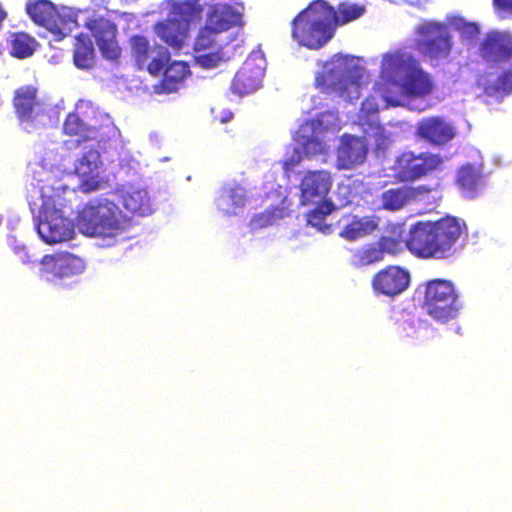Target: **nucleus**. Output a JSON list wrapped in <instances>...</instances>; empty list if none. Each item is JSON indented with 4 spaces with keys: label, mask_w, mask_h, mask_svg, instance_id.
Returning <instances> with one entry per match:
<instances>
[{
    "label": "nucleus",
    "mask_w": 512,
    "mask_h": 512,
    "mask_svg": "<svg viewBox=\"0 0 512 512\" xmlns=\"http://www.w3.org/2000/svg\"><path fill=\"white\" fill-rule=\"evenodd\" d=\"M75 191L60 184L57 187L34 180L26 186V200L32 214L35 230L40 239L46 244L53 245L71 240L75 236V223L72 208H67L59 194Z\"/></svg>",
    "instance_id": "f257e3e1"
},
{
    "label": "nucleus",
    "mask_w": 512,
    "mask_h": 512,
    "mask_svg": "<svg viewBox=\"0 0 512 512\" xmlns=\"http://www.w3.org/2000/svg\"><path fill=\"white\" fill-rule=\"evenodd\" d=\"M76 219L79 231L96 237L99 247H112L125 240L124 231L129 218L113 199L98 197L90 200L78 210Z\"/></svg>",
    "instance_id": "f03ea898"
},
{
    "label": "nucleus",
    "mask_w": 512,
    "mask_h": 512,
    "mask_svg": "<svg viewBox=\"0 0 512 512\" xmlns=\"http://www.w3.org/2000/svg\"><path fill=\"white\" fill-rule=\"evenodd\" d=\"M381 79L383 85H394L412 97H425L433 90L430 75L413 57L401 52L387 53L382 58Z\"/></svg>",
    "instance_id": "7ed1b4c3"
},
{
    "label": "nucleus",
    "mask_w": 512,
    "mask_h": 512,
    "mask_svg": "<svg viewBox=\"0 0 512 512\" xmlns=\"http://www.w3.org/2000/svg\"><path fill=\"white\" fill-rule=\"evenodd\" d=\"M364 71L356 57L335 55L332 67L317 74L315 86L322 93H336L347 101L358 100Z\"/></svg>",
    "instance_id": "20e7f679"
},
{
    "label": "nucleus",
    "mask_w": 512,
    "mask_h": 512,
    "mask_svg": "<svg viewBox=\"0 0 512 512\" xmlns=\"http://www.w3.org/2000/svg\"><path fill=\"white\" fill-rule=\"evenodd\" d=\"M122 147L121 130H108V133L101 135L100 139L94 144L89 145L87 152L75 161L74 171L80 179L79 187L89 193L100 187L101 166L108 162L114 163V154L110 149Z\"/></svg>",
    "instance_id": "39448f33"
},
{
    "label": "nucleus",
    "mask_w": 512,
    "mask_h": 512,
    "mask_svg": "<svg viewBox=\"0 0 512 512\" xmlns=\"http://www.w3.org/2000/svg\"><path fill=\"white\" fill-rule=\"evenodd\" d=\"M319 2L320 0L311 2L291 23L293 39L309 49L323 47L334 34V29Z\"/></svg>",
    "instance_id": "423d86ee"
},
{
    "label": "nucleus",
    "mask_w": 512,
    "mask_h": 512,
    "mask_svg": "<svg viewBox=\"0 0 512 512\" xmlns=\"http://www.w3.org/2000/svg\"><path fill=\"white\" fill-rule=\"evenodd\" d=\"M423 308L434 320L446 323L457 318L463 303L453 282L438 278L425 283Z\"/></svg>",
    "instance_id": "0eeeda50"
},
{
    "label": "nucleus",
    "mask_w": 512,
    "mask_h": 512,
    "mask_svg": "<svg viewBox=\"0 0 512 512\" xmlns=\"http://www.w3.org/2000/svg\"><path fill=\"white\" fill-rule=\"evenodd\" d=\"M25 11L34 24L45 28L60 41L77 26L76 15L65 7L58 9L50 0H28Z\"/></svg>",
    "instance_id": "6e6552de"
},
{
    "label": "nucleus",
    "mask_w": 512,
    "mask_h": 512,
    "mask_svg": "<svg viewBox=\"0 0 512 512\" xmlns=\"http://www.w3.org/2000/svg\"><path fill=\"white\" fill-rule=\"evenodd\" d=\"M415 49L428 61H440L450 57L454 41L448 24L436 20H423L415 28Z\"/></svg>",
    "instance_id": "1a4fd4ad"
},
{
    "label": "nucleus",
    "mask_w": 512,
    "mask_h": 512,
    "mask_svg": "<svg viewBox=\"0 0 512 512\" xmlns=\"http://www.w3.org/2000/svg\"><path fill=\"white\" fill-rule=\"evenodd\" d=\"M86 269L84 260L70 252L44 255L38 263L39 277L56 286L72 288Z\"/></svg>",
    "instance_id": "9d476101"
},
{
    "label": "nucleus",
    "mask_w": 512,
    "mask_h": 512,
    "mask_svg": "<svg viewBox=\"0 0 512 512\" xmlns=\"http://www.w3.org/2000/svg\"><path fill=\"white\" fill-rule=\"evenodd\" d=\"M329 130H296L293 134L294 145L292 151L287 150L283 169L292 171L303 158H316L326 156L330 149V139L327 138Z\"/></svg>",
    "instance_id": "9b49d317"
},
{
    "label": "nucleus",
    "mask_w": 512,
    "mask_h": 512,
    "mask_svg": "<svg viewBox=\"0 0 512 512\" xmlns=\"http://www.w3.org/2000/svg\"><path fill=\"white\" fill-rule=\"evenodd\" d=\"M131 58L138 70H144L151 76H159L171 59L169 50L163 45L152 42L140 34L129 38Z\"/></svg>",
    "instance_id": "f8f14e48"
},
{
    "label": "nucleus",
    "mask_w": 512,
    "mask_h": 512,
    "mask_svg": "<svg viewBox=\"0 0 512 512\" xmlns=\"http://www.w3.org/2000/svg\"><path fill=\"white\" fill-rule=\"evenodd\" d=\"M14 115L20 125H35L48 113L49 106L37 84L20 85L11 99Z\"/></svg>",
    "instance_id": "ddd939ff"
},
{
    "label": "nucleus",
    "mask_w": 512,
    "mask_h": 512,
    "mask_svg": "<svg viewBox=\"0 0 512 512\" xmlns=\"http://www.w3.org/2000/svg\"><path fill=\"white\" fill-rule=\"evenodd\" d=\"M444 160L430 152H403L395 161L396 177L403 182H413L436 171Z\"/></svg>",
    "instance_id": "4468645a"
},
{
    "label": "nucleus",
    "mask_w": 512,
    "mask_h": 512,
    "mask_svg": "<svg viewBox=\"0 0 512 512\" xmlns=\"http://www.w3.org/2000/svg\"><path fill=\"white\" fill-rule=\"evenodd\" d=\"M84 26L95 38L105 59L116 61L121 57L122 49L116 39L117 26L115 23L104 17L93 16L86 20Z\"/></svg>",
    "instance_id": "2eb2a0df"
},
{
    "label": "nucleus",
    "mask_w": 512,
    "mask_h": 512,
    "mask_svg": "<svg viewBox=\"0 0 512 512\" xmlns=\"http://www.w3.org/2000/svg\"><path fill=\"white\" fill-rule=\"evenodd\" d=\"M435 233L441 259L453 255L456 251V243L467 231L466 222L452 215H446L437 221L431 222Z\"/></svg>",
    "instance_id": "dca6fc26"
},
{
    "label": "nucleus",
    "mask_w": 512,
    "mask_h": 512,
    "mask_svg": "<svg viewBox=\"0 0 512 512\" xmlns=\"http://www.w3.org/2000/svg\"><path fill=\"white\" fill-rule=\"evenodd\" d=\"M405 245L409 251L417 256L441 259L440 254L437 253L439 247L431 221H417L411 225L405 237Z\"/></svg>",
    "instance_id": "f3484780"
},
{
    "label": "nucleus",
    "mask_w": 512,
    "mask_h": 512,
    "mask_svg": "<svg viewBox=\"0 0 512 512\" xmlns=\"http://www.w3.org/2000/svg\"><path fill=\"white\" fill-rule=\"evenodd\" d=\"M368 144L365 138L349 133L339 139L336 151V167L338 170H351L366 161Z\"/></svg>",
    "instance_id": "a211bd4d"
},
{
    "label": "nucleus",
    "mask_w": 512,
    "mask_h": 512,
    "mask_svg": "<svg viewBox=\"0 0 512 512\" xmlns=\"http://www.w3.org/2000/svg\"><path fill=\"white\" fill-rule=\"evenodd\" d=\"M214 202L222 217H240L246 208L247 191L236 181H229L220 187Z\"/></svg>",
    "instance_id": "6ab92c4d"
},
{
    "label": "nucleus",
    "mask_w": 512,
    "mask_h": 512,
    "mask_svg": "<svg viewBox=\"0 0 512 512\" xmlns=\"http://www.w3.org/2000/svg\"><path fill=\"white\" fill-rule=\"evenodd\" d=\"M122 206L131 214L146 217L154 211L148 190L132 183L121 184L114 194Z\"/></svg>",
    "instance_id": "aec40b11"
},
{
    "label": "nucleus",
    "mask_w": 512,
    "mask_h": 512,
    "mask_svg": "<svg viewBox=\"0 0 512 512\" xmlns=\"http://www.w3.org/2000/svg\"><path fill=\"white\" fill-rule=\"evenodd\" d=\"M410 280V273L405 268L388 266L374 276L372 284L376 292L394 297L409 287Z\"/></svg>",
    "instance_id": "412c9836"
},
{
    "label": "nucleus",
    "mask_w": 512,
    "mask_h": 512,
    "mask_svg": "<svg viewBox=\"0 0 512 512\" xmlns=\"http://www.w3.org/2000/svg\"><path fill=\"white\" fill-rule=\"evenodd\" d=\"M331 186L332 178L328 171H308L300 183L301 203L308 204L327 199Z\"/></svg>",
    "instance_id": "4be33fe9"
},
{
    "label": "nucleus",
    "mask_w": 512,
    "mask_h": 512,
    "mask_svg": "<svg viewBox=\"0 0 512 512\" xmlns=\"http://www.w3.org/2000/svg\"><path fill=\"white\" fill-rule=\"evenodd\" d=\"M480 56L488 62H504L512 57V36L498 31L488 32L479 45Z\"/></svg>",
    "instance_id": "5701e85b"
},
{
    "label": "nucleus",
    "mask_w": 512,
    "mask_h": 512,
    "mask_svg": "<svg viewBox=\"0 0 512 512\" xmlns=\"http://www.w3.org/2000/svg\"><path fill=\"white\" fill-rule=\"evenodd\" d=\"M111 125L108 114L92 106H78L67 115L63 128H109Z\"/></svg>",
    "instance_id": "b1692460"
},
{
    "label": "nucleus",
    "mask_w": 512,
    "mask_h": 512,
    "mask_svg": "<svg viewBox=\"0 0 512 512\" xmlns=\"http://www.w3.org/2000/svg\"><path fill=\"white\" fill-rule=\"evenodd\" d=\"M206 24L219 34L242 24V15L231 5L215 3L209 6Z\"/></svg>",
    "instance_id": "393cba45"
},
{
    "label": "nucleus",
    "mask_w": 512,
    "mask_h": 512,
    "mask_svg": "<svg viewBox=\"0 0 512 512\" xmlns=\"http://www.w3.org/2000/svg\"><path fill=\"white\" fill-rule=\"evenodd\" d=\"M483 182V162L462 165L456 176V184L466 199H475Z\"/></svg>",
    "instance_id": "a878e982"
},
{
    "label": "nucleus",
    "mask_w": 512,
    "mask_h": 512,
    "mask_svg": "<svg viewBox=\"0 0 512 512\" xmlns=\"http://www.w3.org/2000/svg\"><path fill=\"white\" fill-rule=\"evenodd\" d=\"M110 151L112 153L115 152L112 171L115 173L116 179L126 184L131 183V181L141 175L143 170L142 164L125 149L123 141L122 147H117L115 150L110 149Z\"/></svg>",
    "instance_id": "bb28decb"
},
{
    "label": "nucleus",
    "mask_w": 512,
    "mask_h": 512,
    "mask_svg": "<svg viewBox=\"0 0 512 512\" xmlns=\"http://www.w3.org/2000/svg\"><path fill=\"white\" fill-rule=\"evenodd\" d=\"M263 77L264 69L247 60L235 74L231 89L240 96L250 94L260 87Z\"/></svg>",
    "instance_id": "cd10ccee"
},
{
    "label": "nucleus",
    "mask_w": 512,
    "mask_h": 512,
    "mask_svg": "<svg viewBox=\"0 0 512 512\" xmlns=\"http://www.w3.org/2000/svg\"><path fill=\"white\" fill-rule=\"evenodd\" d=\"M153 32L165 44L175 50H180L184 46L190 30L186 24L178 23L168 16L166 19L158 21L153 25Z\"/></svg>",
    "instance_id": "c85d7f7f"
},
{
    "label": "nucleus",
    "mask_w": 512,
    "mask_h": 512,
    "mask_svg": "<svg viewBox=\"0 0 512 512\" xmlns=\"http://www.w3.org/2000/svg\"><path fill=\"white\" fill-rule=\"evenodd\" d=\"M190 73V66L187 62L169 61L161 73V80L154 86L155 92L166 94L176 92Z\"/></svg>",
    "instance_id": "c756f323"
},
{
    "label": "nucleus",
    "mask_w": 512,
    "mask_h": 512,
    "mask_svg": "<svg viewBox=\"0 0 512 512\" xmlns=\"http://www.w3.org/2000/svg\"><path fill=\"white\" fill-rule=\"evenodd\" d=\"M319 5L322 6L331 26L345 25L354 21L360 18L366 10L364 5L348 2H341L337 10L325 0H320Z\"/></svg>",
    "instance_id": "7c9ffc66"
},
{
    "label": "nucleus",
    "mask_w": 512,
    "mask_h": 512,
    "mask_svg": "<svg viewBox=\"0 0 512 512\" xmlns=\"http://www.w3.org/2000/svg\"><path fill=\"white\" fill-rule=\"evenodd\" d=\"M169 7V16L178 23L186 24L189 30L192 23L202 19L203 6L200 0L171 1Z\"/></svg>",
    "instance_id": "2f4dec72"
},
{
    "label": "nucleus",
    "mask_w": 512,
    "mask_h": 512,
    "mask_svg": "<svg viewBox=\"0 0 512 512\" xmlns=\"http://www.w3.org/2000/svg\"><path fill=\"white\" fill-rule=\"evenodd\" d=\"M378 227V222L375 217L365 216H351L339 235L348 240L355 241L366 235L373 233Z\"/></svg>",
    "instance_id": "473e14b6"
},
{
    "label": "nucleus",
    "mask_w": 512,
    "mask_h": 512,
    "mask_svg": "<svg viewBox=\"0 0 512 512\" xmlns=\"http://www.w3.org/2000/svg\"><path fill=\"white\" fill-rule=\"evenodd\" d=\"M314 203L316 206L307 213V224L323 234L331 233L332 226L326 219L336 210V205L330 199Z\"/></svg>",
    "instance_id": "72a5a7b5"
},
{
    "label": "nucleus",
    "mask_w": 512,
    "mask_h": 512,
    "mask_svg": "<svg viewBox=\"0 0 512 512\" xmlns=\"http://www.w3.org/2000/svg\"><path fill=\"white\" fill-rule=\"evenodd\" d=\"M73 61L77 68L90 70L95 65V52L91 39L84 34L75 38Z\"/></svg>",
    "instance_id": "f704fd0d"
},
{
    "label": "nucleus",
    "mask_w": 512,
    "mask_h": 512,
    "mask_svg": "<svg viewBox=\"0 0 512 512\" xmlns=\"http://www.w3.org/2000/svg\"><path fill=\"white\" fill-rule=\"evenodd\" d=\"M36 45V40L25 32L11 34V55L18 59L30 57L34 53Z\"/></svg>",
    "instance_id": "c9c22d12"
},
{
    "label": "nucleus",
    "mask_w": 512,
    "mask_h": 512,
    "mask_svg": "<svg viewBox=\"0 0 512 512\" xmlns=\"http://www.w3.org/2000/svg\"><path fill=\"white\" fill-rule=\"evenodd\" d=\"M391 236H381L376 244L378 249L382 250V258L384 253L396 254L401 250L402 242L405 243V229L402 224L392 225Z\"/></svg>",
    "instance_id": "e433bc0d"
},
{
    "label": "nucleus",
    "mask_w": 512,
    "mask_h": 512,
    "mask_svg": "<svg viewBox=\"0 0 512 512\" xmlns=\"http://www.w3.org/2000/svg\"><path fill=\"white\" fill-rule=\"evenodd\" d=\"M382 260V250L376 244H370L356 249L350 259V264L356 268L372 265Z\"/></svg>",
    "instance_id": "4c0bfd02"
},
{
    "label": "nucleus",
    "mask_w": 512,
    "mask_h": 512,
    "mask_svg": "<svg viewBox=\"0 0 512 512\" xmlns=\"http://www.w3.org/2000/svg\"><path fill=\"white\" fill-rule=\"evenodd\" d=\"M448 25L459 32L463 40L474 41L480 35V26L476 22L467 21L460 15H451L447 17Z\"/></svg>",
    "instance_id": "58836bf2"
},
{
    "label": "nucleus",
    "mask_w": 512,
    "mask_h": 512,
    "mask_svg": "<svg viewBox=\"0 0 512 512\" xmlns=\"http://www.w3.org/2000/svg\"><path fill=\"white\" fill-rule=\"evenodd\" d=\"M218 32L212 30L210 26L205 24L200 28L193 45L195 53H201L212 50H221L217 40Z\"/></svg>",
    "instance_id": "ea45409f"
},
{
    "label": "nucleus",
    "mask_w": 512,
    "mask_h": 512,
    "mask_svg": "<svg viewBox=\"0 0 512 512\" xmlns=\"http://www.w3.org/2000/svg\"><path fill=\"white\" fill-rule=\"evenodd\" d=\"M410 197V192L404 188L389 189L381 195L382 206L389 211H398L408 203Z\"/></svg>",
    "instance_id": "a19ab883"
},
{
    "label": "nucleus",
    "mask_w": 512,
    "mask_h": 512,
    "mask_svg": "<svg viewBox=\"0 0 512 512\" xmlns=\"http://www.w3.org/2000/svg\"><path fill=\"white\" fill-rule=\"evenodd\" d=\"M378 113L379 110L377 105L371 100L366 99L361 104L358 120L353 122V124H357L362 128H382L378 119Z\"/></svg>",
    "instance_id": "79ce46f5"
},
{
    "label": "nucleus",
    "mask_w": 512,
    "mask_h": 512,
    "mask_svg": "<svg viewBox=\"0 0 512 512\" xmlns=\"http://www.w3.org/2000/svg\"><path fill=\"white\" fill-rule=\"evenodd\" d=\"M342 124L344 123L341 121L339 112L335 109H328L306 121L304 126L306 128H340Z\"/></svg>",
    "instance_id": "37998d69"
},
{
    "label": "nucleus",
    "mask_w": 512,
    "mask_h": 512,
    "mask_svg": "<svg viewBox=\"0 0 512 512\" xmlns=\"http://www.w3.org/2000/svg\"><path fill=\"white\" fill-rule=\"evenodd\" d=\"M456 130H416V136L433 147H441L453 140Z\"/></svg>",
    "instance_id": "c03bdc74"
},
{
    "label": "nucleus",
    "mask_w": 512,
    "mask_h": 512,
    "mask_svg": "<svg viewBox=\"0 0 512 512\" xmlns=\"http://www.w3.org/2000/svg\"><path fill=\"white\" fill-rule=\"evenodd\" d=\"M86 130H60L61 143L67 150H73L83 146L89 149L90 144H94L93 140L83 134Z\"/></svg>",
    "instance_id": "a18cd8bd"
},
{
    "label": "nucleus",
    "mask_w": 512,
    "mask_h": 512,
    "mask_svg": "<svg viewBox=\"0 0 512 512\" xmlns=\"http://www.w3.org/2000/svg\"><path fill=\"white\" fill-rule=\"evenodd\" d=\"M7 244L23 264L32 265L34 267L36 263L39 262L38 258L30 253L25 243L19 240L15 235L7 236Z\"/></svg>",
    "instance_id": "49530a36"
},
{
    "label": "nucleus",
    "mask_w": 512,
    "mask_h": 512,
    "mask_svg": "<svg viewBox=\"0 0 512 512\" xmlns=\"http://www.w3.org/2000/svg\"><path fill=\"white\" fill-rule=\"evenodd\" d=\"M280 218H282V210L278 207L257 213L250 220L251 230L256 231L273 225Z\"/></svg>",
    "instance_id": "de8ad7c7"
},
{
    "label": "nucleus",
    "mask_w": 512,
    "mask_h": 512,
    "mask_svg": "<svg viewBox=\"0 0 512 512\" xmlns=\"http://www.w3.org/2000/svg\"><path fill=\"white\" fill-rule=\"evenodd\" d=\"M372 139L376 157L379 158L385 156L388 148L393 142L389 130H375Z\"/></svg>",
    "instance_id": "09e8293b"
},
{
    "label": "nucleus",
    "mask_w": 512,
    "mask_h": 512,
    "mask_svg": "<svg viewBox=\"0 0 512 512\" xmlns=\"http://www.w3.org/2000/svg\"><path fill=\"white\" fill-rule=\"evenodd\" d=\"M492 89L497 93L509 95L512 93V66L503 71L495 81Z\"/></svg>",
    "instance_id": "8fccbe9b"
},
{
    "label": "nucleus",
    "mask_w": 512,
    "mask_h": 512,
    "mask_svg": "<svg viewBox=\"0 0 512 512\" xmlns=\"http://www.w3.org/2000/svg\"><path fill=\"white\" fill-rule=\"evenodd\" d=\"M195 59L196 62L204 68L216 67L221 60L220 50L196 53Z\"/></svg>",
    "instance_id": "3c124183"
},
{
    "label": "nucleus",
    "mask_w": 512,
    "mask_h": 512,
    "mask_svg": "<svg viewBox=\"0 0 512 512\" xmlns=\"http://www.w3.org/2000/svg\"><path fill=\"white\" fill-rule=\"evenodd\" d=\"M492 7L499 19H512V0H492Z\"/></svg>",
    "instance_id": "603ef678"
},
{
    "label": "nucleus",
    "mask_w": 512,
    "mask_h": 512,
    "mask_svg": "<svg viewBox=\"0 0 512 512\" xmlns=\"http://www.w3.org/2000/svg\"><path fill=\"white\" fill-rule=\"evenodd\" d=\"M416 128H450L442 117H429L417 123Z\"/></svg>",
    "instance_id": "864d4df0"
},
{
    "label": "nucleus",
    "mask_w": 512,
    "mask_h": 512,
    "mask_svg": "<svg viewBox=\"0 0 512 512\" xmlns=\"http://www.w3.org/2000/svg\"><path fill=\"white\" fill-rule=\"evenodd\" d=\"M57 163V155L52 150H46L44 156L38 161V164L45 170H52Z\"/></svg>",
    "instance_id": "5fc2aeb1"
},
{
    "label": "nucleus",
    "mask_w": 512,
    "mask_h": 512,
    "mask_svg": "<svg viewBox=\"0 0 512 512\" xmlns=\"http://www.w3.org/2000/svg\"><path fill=\"white\" fill-rule=\"evenodd\" d=\"M400 327L402 329V332L405 334V336H407V337L415 336L416 329H415V320L414 319H407V320L403 321L401 323Z\"/></svg>",
    "instance_id": "6e6d98bb"
},
{
    "label": "nucleus",
    "mask_w": 512,
    "mask_h": 512,
    "mask_svg": "<svg viewBox=\"0 0 512 512\" xmlns=\"http://www.w3.org/2000/svg\"><path fill=\"white\" fill-rule=\"evenodd\" d=\"M213 113H214V119L219 123V124H226L228 122H230L233 118V113L231 111H228V110H223V111H220V112H215L213 110Z\"/></svg>",
    "instance_id": "4d7b16f0"
},
{
    "label": "nucleus",
    "mask_w": 512,
    "mask_h": 512,
    "mask_svg": "<svg viewBox=\"0 0 512 512\" xmlns=\"http://www.w3.org/2000/svg\"><path fill=\"white\" fill-rule=\"evenodd\" d=\"M149 139H150V142L155 145V146H158L159 147V144H160V140H159V135L158 133L156 132H152L150 135H149Z\"/></svg>",
    "instance_id": "13d9d810"
},
{
    "label": "nucleus",
    "mask_w": 512,
    "mask_h": 512,
    "mask_svg": "<svg viewBox=\"0 0 512 512\" xmlns=\"http://www.w3.org/2000/svg\"><path fill=\"white\" fill-rule=\"evenodd\" d=\"M377 90L380 92L381 96H383V98H385V100L389 102V99L383 93V87L381 84H378Z\"/></svg>",
    "instance_id": "bf43d9fd"
},
{
    "label": "nucleus",
    "mask_w": 512,
    "mask_h": 512,
    "mask_svg": "<svg viewBox=\"0 0 512 512\" xmlns=\"http://www.w3.org/2000/svg\"><path fill=\"white\" fill-rule=\"evenodd\" d=\"M493 162L496 166H500V157L499 156H495L493 158Z\"/></svg>",
    "instance_id": "052dcab7"
},
{
    "label": "nucleus",
    "mask_w": 512,
    "mask_h": 512,
    "mask_svg": "<svg viewBox=\"0 0 512 512\" xmlns=\"http://www.w3.org/2000/svg\"><path fill=\"white\" fill-rule=\"evenodd\" d=\"M160 161L164 162V161H169V157H164V158H161Z\"/></svg>",
    "instance_id": "680f3d73"
},
{
    "label": "nucleus",
    "mask_w": 512,
    "mask_h": 512,
    "mask_svg": "<svg viewBox=\"0 0 512 512\" xmlns=\"http://www.w3.org/2000/svg\"><path fill=\"white\" fill-rule=\"evenodd\" d=\"M474 152L482 159L480 152L478 150H474Z\"/></svg>",
    "instance_id": "e2e57ef3"
}]
</instances>
